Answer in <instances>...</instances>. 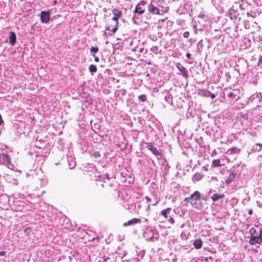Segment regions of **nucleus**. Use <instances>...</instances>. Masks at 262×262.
Segmentation results:
<instances>
[{"label": "nucleus", "mask_w": 262, "mask_h": 262, "mask_svg": "<svg viewBox=\"0 0 262 262\" xmlns=\"http://www.w3.org/2000/svg\"><path fill=\"white\" fill-rule=\"evenodd\" d=\"M229 152V154L230 155L233 154H236L240 152V149H238L237 148L234 147L232 148H230L228 151Z\"/></svg>", "instance_id": "obj_19"}, {"label": "nucleus", "mask_w": 262, "mask_h": 262, "mask_svg": "<svg viewBox=\"0 0 262 262\" xmlns=\"http://www.w3.org/2000/svg\"><path fill=\"white\" fill-rule=\"evenodd\" d=\"M148 11L153 14H161L159 8L151 4L148 6Z\"/></svg>", "instance_id": "obj_7"}, {"label": "nucleus", "mask_w": 262, "mask_h": 262, "mask_svg": "<svg viewBox=\"0 0 262 262\" xmlns=\"http://www.w3.org/2000/svg\"><path fill=\"white\" fill-rule=\"evenodd\" d=\"M262 149V144L256 143L252 147V150L254 152L260 151Z\"/></svg>", "instance_id": "obj_16"}, {"label": "nucleus", "mask_w": 262, "mask_h": 262, "mask_svg": "<svg viewBox=\"0 0 262 262\" xmlns=\"http://www.w3.org/2000/svg\"><path fill=\"white\" fill-rule=\"evenodd\" d=\"M97 67L96 66L94 65V64H91L90 66L89 67V71L91 72V73H95L97 71Z\"/></svg>", "instance_id": "obj_20"}, {"label": "nucleus", "mask_w": 262, "mask_h": 262, "mask_svg": "<svg viewBox=\"0 0 262 262\" xmlns=\"http://www.w3.org/2000/svg\"><path fill=\"white\" fill-rule=\"evenodd\" d=\"M144 9H143L142 7H140L139 5L138 4L134 11V13H139L140 14H142L144 12Z\"/></svg>", "instance_id": "obj_14"}, {"label": "nucleus", "mask_w": 262, "mask_h": 262, "mask_svg": "<svg viewBox=\"0 0 262 262\" xmlns=\"http://www.w3.org/2000/svg\"><path fill=\"white\" fill-rule=\"evenodd\" d=\"M196 179H197V180L198 181V180H200L201 179V178L198 177L196 178Z\"/></svg>", "instance_id": "obj_38"}, {"label": "nucleus", "mask_w": 262, "mask_h": 262, "mask_svg": "<svg viewBox=\"0 0 262 262\" xmlns=\"http://www.w3.org/2000/svg\"><path fill=\"white\" fill-rule=\"evenodd\" d=\"M94 57V60L95 62H98L99 61V59L98 57H96L95 55H93Z\"/></svg>", "instance_id": "obj_26"}, {"label": "nucleus", "mask_w": 262, "mask_h": 262, "mask_svg": "<svg viewBox=\"0 0 262 262\" xmlns=\"http://www.w3.org/2000/svg\"><path fill=\"white\" fill-rule=\"evenodd\" d=\"M225 164H221L220 160H213L212 163V166L214 167H220L224 165Z\"/></svg>", "instance_id": "obj_15"}, {"label": "nucleus", "mask_w": 262, "mask_h": 262, "mask_svg": "<svg viewBox=\"0 0 262 262\" xmlns=\"http://www.w3.org/2000/svg\"><path fill=\"white\" fill-rule=\"evenodd\" d=\"M6 254L5 251H0V256H4Z\"/></svg>", "instance_id": "obj_29"}, {"label": "nucleus", "mask_w": 262, "mask_h": 262, "mask_svg": "<svg viewBox=\"0 0 262 262\" xmlns=\"http://www.w3.org/2000/svg\"><path fill=\"white\" fill-rule=\"evenodd\" d=\"M90 51L91 52H94V53H96L98 51V49L97 47H93L91 48Z\"/></svg>", "instance_id": "obj_23"}, {"label": "nucleus", "mask_w": 262, "mask_h": 262, "mask_svg": "<svg viewBox=\"0 0 262 262\" xmlns=\"http://www.w3.org/2000/svg\"><path fill=\"white\" fill-rule=\"evenodd\" d=\"M145 199L146 200V201H147V202H148L151 201V199H150V198H149V197H148V196H146L145 197Z\"/></svg>", "instance_id": "obj_32"}, {"label": "nucleus", "mask_w": 262, "mask_h": 262, "mask_svg": "<svg viewBox=\"0 0 262 262\" xmlns=\"http://www.w3.org/2000/svg\"><path fill=\"white\" fill-rule=\"evenodd\" d=\"M227 96L228 97L230 98L233 97L235 99V101H237L241 98V97L239 95V91L236 90H233V91L229 92L227 94Z\"/></svg>", "instance_id": "obj_8"}, {"label": "nucleus", "mask_w": 262, "mask_h": 262, "mask_svg": "<svg viewBox=\"0 0 262 262\" xmlns=\"http://www.w3.org/2000/svg\"><path fill=\"white\" fill-rule=\"evenodd\" d=\"M225 197V195L224 194H219L217 193H214L211 197V199L213 202H215L217 201L220 199H222Z\"/></svg>", "instance_id": "obj_13"}, {"label": "nucleus", "mask_w": 262, "mask_h": 262, "mask_svg": "<svg viewBox=\"0 0 262 262\" xmlns=\"http://www.w3.org/2000/svg\"><path fill=\"white\" fill-rule=\"evenodd\" d=\"M201 199V193L198 191H195L189 197L186 198L185 200L190 202L192 205L196 204L197 202Z\"/></svg>", "instance_id": "obj_1"}, {"label": "nucleus", "mask_w": 262, "mask_h": 262, "mask_svg": "<svg viewBox=\"0 0 262 262\" xmlns=\"http://www.w3.org/2000/svg\"><path fill=\"white\" fill-rule=\"evenodd\" d=\"M1 158L3 160V161L6 163L7 164H9L10 162V159L9 155L6 154H2L1 155Z\"/></svg>", "instance_id": "obj_17"}, {"label": "nucleus", "mask_w": 262, "mask_h": 262, "mask_svg": "<svg viewBox=\"0 0 262 262\" xmlns=\"http://www.w3.org/2000/svg\"><path fill=\"white\" fill-rule=\"evenodd\" d=\"M118 21L112 20L106 30L112 32L113 33H115L118 29Z\"/></svg>", "instance_id": "obj_2"}, {"label": "nucleus", "mask_w": 262, "mask_h": 262, "mask_svg": "<svg viewBox=\"0 0 262 262\" xmlns=\"http://www.w3.org/2000/svg\"><path fill=\"white\" fill-rule=\"evenodd\" d=\"M262 242V231L258 236H252L249 240V244L251 245H255V244H260Z\"/></svg>", "instance_id": "obj_4"}, {"label": "nucleus", "mask_w": 262, "mask_h": 262, "mask_svg": "<svg viewBox=\"0 0 262 262\" xmlns=\"http://www.w3.org/2000/svg\"><path fill=\"white\" fill-rule=\"evenodd\" d=\"M4 123V121L2 119V117L1 115L0 114V125Z\"/></svg>", "instance_id": "obj_31"}, {"label": "nucleus", "mask_w": 262, "mask_h": 262, "mask_svg": "<svg viewBox=\"0 0 262 262\" xmlns=\"http://www.w3.org/2000/svg\"><path fill=\"white\" fill-rule=\"evenodd\" d=\"M193 245L196 249H201L203 245V242L201 239H196L193 242Z\"/></svg>", "instance_id": "obj_12"}, {"label": "nucleus", "mask_w": 262, "mask_h": 262, "mask_svg": "<svg viewBox=\"0 0 262 262\" xmlns=\"http://www.w3.org/2000/svg\"><path fill=\"white\" fill-rule=\"evenodd\" d=\"M171 210V208H167L166 209H165L161 211V214H162V215H163V216L165 219H167V214L170 212Z\"/></svg>", "instance_id": "obj_18"}, {"label": "nucleus", "mask_w": 262, "mask_h": 262, "mask_svg": "<svg viewBox=\"0 0 262 262\" xmlns=\"http://www.w3.org/2000/svg\"><path fill=\"white\" fill-rule=\"evenodd\" d=\"M149 241L154 242V236H152L149 238Z\"/></svg>", "instance_id": "obj_33"}, {"label": "nucleus", "mask_w": 262, "mask_h": 262, "mask_svg": "<svg viewBox=\"0 0 262 262\" xmlns=\"http://www.w3.org/2000/svg\"><path fill=\"white\" fill-rule=\"evenodd\" d=\"M31 229L30 227H28L24 230V232H27L28 231H30Z\"/></svg>", "instance_id": "obj_30"}, {"label": "nucleus", "mask_w": 262, "mask_h": 262, "mask_svg": "<svg viewBox=\"0 0 262 262\" xmlns=\"http://www.w3.org/2000/svg\"><path fill=\"white\" fill-rule=\"evenodd\" d=\"M138 99L141 102H145L147 99V97L145 95H141L138 96Z\"/></svg>", "instance_id": "obj_21"}, {"label": "nucleus", "mask_w": 262, "mask_h": 262, "mask_svg": "<svg viewBox=\"0 0 262 262\" xmlns=\"http://www.w3.org/2000/svg\"><path fill=\"white\" fill-rule=\"evenodd\" d=\"M9 43L13 46L16 42V35L14 32H11L9 35Z\"/></svg>", "instance_id": "obj_11"}, {"label": "nucleus", "mask_w": 262, "mask_h": 262, "mask_svg": "<svg viewBox=\"0 0 262 262\" xmlns=\"http://www.w3.org/2000/svg\"><path fill=\"white\" fill-rule=\"evenodd\" d=\"M169 222H170L171 224H174V220L173 218H172V217H170L169 219Z\"/></svg>", "instance_id": "obj_25"}, {"label": "nucleus", "mask_w": 262, "mask_h": 262, "mask_svg": "<svg viewBox=\"0 0 262 262\" xmlns=\"http://www.w3.org/2000/svg\"><path fill=\"white\" fill-rule=\"evenodd\" d=\"M93 156L97 159L101 157V155L99 151H95L93 154Z\"/></svg>", "instance_id": "obj_22"}, {"label": "nucleus", "mask_w": 262, "mask_h": 262, "mask_svg": "<svg viewBox=\"0 0 262 262\" xmlns=\"http://www.w3.org/2000/svg\"><path fill=\"white\" fill-rule=\"evenodd\" d=\"M177 67L179 71L181 72L182 76L185 78H187L188 77V74L187 69L180 63L177 64Z\"/></svg>", "instance_id": "obj_6"}, {"label": "nucleus", "mask_w": 262, "mask_h": 262, "mask_svg": "<svg viewBox=\"0 0 262 262\" xmlns=\"http://www.w3.org/2000/svg\"><path fill=\"white\" fill-rule=\"evenodd\" d=\"M186 56L187 58L190 59L191 58V54L189 53H187Z\"/></svg>", "instance_id": "obj_28"}, {"label": "nucleus", "mask_w": 262, "mask_h": 262, "mask_svg": "<svg viewBox=\"0 0 262 262\" xmlns=\"http://www.w3.org/2000/svg\"><path fill=\"white\" fill-rule=\"evenodd\" d=\"M148 149H149L155 156H162V152L156 147H154L151 143L149 144Z\"/></svg>", "instance_id": "obj_10"}, {"label": "nucleus", "mask_w": 262, "mask_h": 262, "mask_svg": "<svg viewBox=\"0 0 262 262\" xmlns=\"http://www.w3.org/2000/svg\"><path fill=\"white\" fill-rule=\"evenodd\" d=\"M211 259H211H212V257H211V256H210L209 257H206V258H205V260L206 261H208V259Z\"/></svg>", "instance_id": "obj_34"}, {"label": "nucleus", "mask_w": 262, "mask_h": 262, "mask_svg": "<svg viewBox=\"0 0 262 262\" xmlns=\"http://www.w3.org/2000/svg\"><path fill=\"white\" fill-rule=\"evenodd\" d=\"M141 222V221L140 219L138 218H133L127 222H125L123 224L124 226H128L133 224H139Z\"/></svg>", "instance_id": "obj_9"}, {"label": "nucleus", "mask_w": 262, "mask_h": 262, "mask_svg": "<svg viewBox=\"0 0 262 262\" xmlns=\"http://www.w3.org/2000/svg\"><path fill=\"white\" fill-rule=\"evenodd\" d=\"M144 48H141L139 49V52H142L143 51H144Z\"/></svg>", "instance_id": "obj_36"}, {"label": "nucleus", "mask_w": 262, "mask_h": 262, "mask_svg": "<svg viewBox=\"0 0 262 262\" xmlns=\"http://www.w3.org/2000/svg\"><path fill=\"white\" fill-rule=\"evenodd\" d=\"M50 11H42L40 12V20L42 23H48L50 19Z\"/></svg>", "instance_id": "obj_3"}, {"label": "nucleus", "mask_w": 262, "mask_h": 262, "mask_svg": "<svg viewBox=\"0 0 262 262\" xmlns=\"http://www.w3.org/2000/svg\"><path fill=\"white\" fill-rule=\"evenodd\" d=\"M112 12H113L114 16H113L112 20L118 21V19L122 16V11L118 10L116 9H114L112 10Z\"/></svg>", "instance_id": "obj_5"}, {"label": "nucleus", "mask_w": 262, "mask_h": 262, "mask_svg": "<svg viewBox=\"0 0 262 262\" xmlns=\"http://www.w3.org/2000/svg\"><path fill=\"white\" fill-rule=\"evenodd\" d=\"M183 36L185 38H188L189 36V32L188 31L185 32L183 33Z\"/></svg>", "instance_id": "obj_24"}, {"label": "nucleus", "mask_w": 262, "mask_h": 262, "mask_svg": "<svg viewBox=\"0 0 262 262\" xmlns=\"http://www.w3.org/2000/svg\"><path fill=\"white\" fill-rule=\"evenodd\" d=\"M210 97L212 99H214L215 97V95L214 94H211Z\"/></svg>", "instance_id": "obj_35"}, {"label": "nucleus", "mask_w": 262, "mask_h": 262, "mask_svg": "<svg viewBox=\"0 0 262 262\" xmlns=\"http://www.w3.org/2000/svg\"><path fill=\"white\" fill-rule=\"evenodd\" d=\"M260 63H262V56H260L259 57L258 66H259V64Z\"/></svg>", "instance_id": "obj_27"}, {"label": "nucleus", "mask_w": 262, "mask_h": 262, "mask_svg": "<svg viewBox=\"0 0 262 262\" xmlns=\"http://www.w3.org/2000/svg\"><path fill=\"white\" fill-rule=\"evenodd\" d=\"M253 211L252 210H250L248 212V213L250 215L252 214Z\"/></svg>", "instance_id": "obj_37"}]
</instances>
